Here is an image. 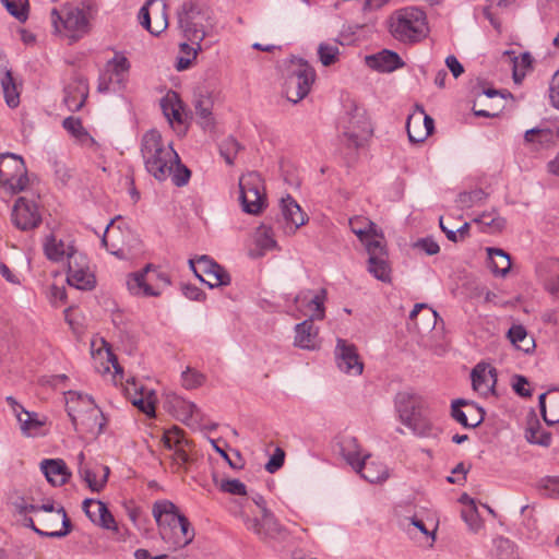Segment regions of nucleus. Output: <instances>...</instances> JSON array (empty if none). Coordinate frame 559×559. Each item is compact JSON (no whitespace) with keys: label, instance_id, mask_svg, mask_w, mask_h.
<instances>
[{"label":"nucleus","instance_id":"1","mask_svg":"<svg viewBox=\"0 0 559 559\" xmlns=\"http://www.w3.org/2000/svg\"><path fill=\"white\" fill-rule=\"evenodd\" d=\"M152 512L159 535L169 548H183L193 540L194 530L175 503L168 500L156 501Z\"/></svg>","mask_w":559,"mask_h":559},{"label":"nucleus","instance_id":"2","mask_svg":"<svg viewBox=\"0 0 559 559\" xmlns=\"http://www.w3.org/2000/svg\"><path fill=\"white\" fill-rule=\"evenodd\" d=\"M392 37L403 44H415L427 36L426 13L417 7H406L394 11L388 20Z\"/></svg>","mask_w":559,"mask_h":559},{"label":"nucleus","instance_id":"3","mask_svg":"<svg viewBox=\"0 0 559 559\" xmlns=\"http://www.w3.org/2000/svg\"><path fill=\"white\" fill-rule=\"evenodd\" d=\"M395 408L401 421L421 438L438 436V428L430 421L423 399L411 392H399L395 396Z\"/></svg>","mask_w":559,"mask_h":559},{"label":"nucleus","instance_id":"4","mask_svg":"<svg viewBox=\"0 0 559 559\" xmlns=\"http://www.w3.org/2000/svg\"><path fill=\"white\" fill-rule=\"evenodd\" d=\"M246 502H252L259 510L261 516H251L248 511L242 510L239 516L242 519L248 531L258 536L260 540H282L286 537L285 527L276 520L275 515L267 509L263 496L258 492L245 497Z\"/></svg>","mask_w":559,"mask_h":559},{"label":"nucleus","instance_id":"5","mask_svg":"<svg viewBox=\"0 0 559 559\" xmlns=\"http://www.w3.org/2000/svg\"><path fill=\"white\" fill-rule=\"evenodd\" d=\"M66 409L76 431H93L96 426L98 431L103 430L104 424L99 421L103 414L90 395L70 391Z\"/></svg>","mask_w":559,"mask_h":559},{"label":"nucleus","instance_id":"6","mask_svg":"<svg viewBox=\"0 0 559 559\" xmlns=\"http://www.w3.org/2000/svg\"><path fill=\"white\" fill-rule=\"evenodd\" d=\"M141 152L146 170L158 181L169 178L173 167L179 162L171 142H143Z\"/></svg>","mask_w":559,"mask_h":559},{"label":"nucleus","instance_id":"7","mask_svg":"<svg viewBox=\"0 0 559 559\" xmlns=\"http://www.w3.org/2000/svg\"><path fill=\"white\" fill-rule=\"evenodd\" d=\"M314 80V69L306 60L293 58L285 80L287 99L295 104L304 99L309 94Z\"/></svg>","mask_w":559,"mask_h":559},{"label":"nucleus","instance_id":"8","mask_svg":"<svg viewBox=\"0 0 559 559\" xmlns=\"http://www.w3.org/2000/svg\"><path fill=\"white\" fill-rule=\"evenodd\" d=\"M177 17L179 28L187 41L201 44L209 35L207 16L195 2H183Z\"/></svg>","mask_w":559,"mask_h":559},{"label":"nucleus","instance_id":"9","mask_svg":"<svg viewBox=\"0 0 559 559\" xmlns=\"http://www.w3.org/2000/svg\"><path fill=\"white\" fill-rule=\"evenodd\" d=\"M52 24L57 32L63 27L64 36L75 41L90 31V22L83 9L73 5H64L60 10L51 11Z\"/></svg>","mask_w":559,"mask_h":559},{"label":"nucleus","instance_id":"10","mask_svg":"<svg viewBox=\"0 0 559 559\" xmlns=\"http://www.w3.org/2000/svg\"><path fill=\"white\" fill-rule=\"evenodd\" d=\"M0 183L12 193L27 190L29 178L21 156L12 153L0 154Z\"/></svg>","mask_w":559,"mask_h":559},{"label":"nucleus","instance_id":"11","mask_svg":"<svg viewBox=\"0 0 559 559\" xmlns=\"http://www.w3.org/2000/svg\"><path fill=\"white\" fill-rule=\"evenodd\" d=\"M239 200L246 213L259 214L265 203L264 183L257 171H249L239 179Z\"/></svg>","mask_w":559,"mask_h":559},{"label":"nucleus","instance_id":"12","mask_svg":"<svg viewBox=\"0 0 559 559\" xmlns=\"http://www.w3.org/2000/svg\"><path fill=\"white\" fill-rule=\"evenodd\" d=\"M166 9V0H148L139 12L141 25L151 34L159 35L168 26Z\"/></svg>","mask_w":559,"mask_h":559},{"label":"nucleus","instance_id":"13","mask_svg":"<svg viewBox=\"0 0 559 559\" xmlns=\"http://www.w3.org/2000/svg\"><path fill=\"white\" fill-rule=\"evenodd\" d=\"M12 222L21 230H31L41 223L38 205L33 199L20 197L12 210Z\"/></svg>","mask_w":559,"mask_h":559},{"label":"nucleus","instance_id":"14","mask_svg":"<svg viewBox=\"0 0 559 559\" xmlns=\"http://www.w3.org/2000/svg\"><path fill=\"white\" fill-rule=\"evenodd\" d=\"M335 358L337 367L341 371L355 376L362 373L364 364L360 360L357 348L354 344L348 343L346 340L337 338Z\"/></svg>","mask_w":559,"mask_h":559},{"label":"nucleus","instance_id":"15","mask_svg":"<svg viewBox=\"0 0 559 559\" xmlns=\"http://www.w3.org/2000/svg\"><path fill=\"white\" fill-rule=\"evenodd\" d=\"M192 105L198 123L203 130H212L215 124L213 115V98L204 87H198L193 92Z\"/></svg>","mask_w":559,"mask_h":559},{"label":"nucleus","instance_id":"16","mask_svg":"<svg viewBox=\"0 0 559 559\" xmlns=\"http://www.w3.org/2000/svg\"><path fill=\"white\" fill-rule=\"evenodd\" d=\"M451 416L465 428H475L485 419V412L474 403L459 399L452 402Z\"/></svg>","mask_w":559,"mask_h":559},{"label":"nucleus","instance_id":"17","mask_svg":"<svg viewBox=\"0 0 559 559\" xmlns=\"http://www.w3.org/2000/svg\"><path fill=\"white\" fill-rule=\"evenodd\" d=\"M88 96V83L83 75H75L64 88V104L72 111L80 110Z\"/></svg>","mask_w":559,"mask_h":559},{"label":"nucleus","instance_id":"18","mask_svg":"<svg viewBox=\"0 0 559 559\" xmlns=\"http://www.w3.org/2000/svg\"><path fill=\"white\" fill-rule=\"evenodd\" d=\"M294 345L307 350H316L320 347L319 329L314 325L313 319L296 324Z\"/></svg>","mask_w":559,"mask_h":559},{"label":"nucleus","instance_id":"19","mask_svg":"<svg viewBox=\"0 0 559 559\" xmlns=\"http://www.w3.org/2000/svg\"><path fill=\"white\" fill-rule=\"evenodd\" d=\"M347 129L348 140H368L373 135L372 124L366 111L360 108H355L350 114Z\"/></svg>","mask_w":559,"mask_h":559},{"label":"nucleus","instance_id":"20","mask_svg":"<svg viewBox=\"0 0 559 559\" xmlns=\"http://www.w3.org/2000/svg\"><path fill=\"white\" fill-rule=\"evenodd\" d=\"M367 64L379 72L390 73L404 67V61L395 51L383 49L366 57Z\"/></svg>","mask_w":559,"mask_h":559},{"label":"nucleus","instance_id":"21","mask_svg":"<svg viewBox=\"0 0 559 559\" xmlns=\"http://www.w3.org/2000/svg\"><path fill=\"white\" fill-rule=\"evenodd\" d=\"M40 469L52 486L64 485L71 476L66 462L61 459L43 460Z\"/></svg>","mask_w":559,"mask_h":559},{"label":"nucleus","instance_id":"22","mask_svg":"<svg viewBox=\"0 0 559 559\" xmlns=\"http://www.w3.org/2000/svg\"><path fill=\"white\" fill-rule=\"evenodd\" d=\"M540 414L544 421L551 426L559 423V391L549 390L538 397Z\"/></svg>","mask_w":559,"mask_h":559},{"label":"nucleus","instance_id":"23","mask_svg":"<svg viewBox=\"0 0 559 559\" xmlns=\"http://www.w3.org/2000/svg\"><path fill=\"white\" fill-rule=\"evenodd\" d=\"M78 472L92 491L99 492L108 480L110 469L107 465L96 464L93 468H78Z\"/></svg>","mask_w":559,"mask_h":559},{"label":"nucleus","instance_id":"24","mask_svg":"<svg viewBox=\"0 0 559 559\" xmlns=\"http://www.w3.org/2000/svg\"><path fill=\"white\" fill-rule=\"evenodd\" d=\"M365 455L362 461L354 468L367 481L374 484L388 478V468L384 464L376 461H368Z\"/></svg>","mask_w":559,"mask_h":559},{"label":"nucleus","instance_id":"25","mask_svg":"<svg viewBox=\"0 0 559 559\" xmlns=\"http://www.w3.org/2000/svg\"><path fill=\"white\" fill-rule=\"evenodd\" d=\"M281 212L284 219L290 225L292 230H296L305 224L304 212L290 195L281 200Z\"/></svg>","mask_w":559,"mask_h":559},{"label":"nucleus","instance_id":"26","mask_svg":"<svg viewBox=\"0 0 559 559\" xmlns=\"http://www.w3.org/2000/svg\"><path fill=\"white\" fill-rule=\"evenodd\" d=\"M153 269L152 264H147L142 272L133 273L127 282L129 290L133 295L159 296V292L154 289L146 283L145 275Z\"/></svg>","mask_w":559,"mask_h":559},{"label":"nucleus","instance_id":"27","mask_svg":"<svg viewBox=\"0 0 559 559\" xmlns=\"http://www.w3.org/2000/svg\"><path fill=\"white\" fill-rule=\"evenodd\" d=\"M58 512L62 514V528L60 531H44L36 526L34 519L31 516H25L23 520V525L33 530L37 535L50 537V538H62L67 536L72 528V524L70 519L67 515V512L63 507H59Z\"/></svg>","mask_w":559,"mask_h":559},{"label":"nucleus","instance_id":"28","mask_svg":"<svg viewBox=\"0 0 559 559\" xmlns=\"http://www.w3.org/2000/svg\"><path fill=\"white\" fill-rule=\"evenodd\" d=\"M340 450L344 460L355 468L361 461L360 445L353 436H344L340 441Z\"/></svg>","mask_w":559,"mask_h":559},{"label":"nucleus","instance_id":"29","mask_svg":"<svg viewBox=\"0 0 559 559\" xmlns=\"http://www.w3.org/2000/svg\"><path fill=\"white\" fill-rule=\"evenodd\" d=\"M490 269L496 275H507L511 269L510 255L500 248H487Z\"/></svg>","mask_w":559,"mask_h":559},{"label":"nucleus","instance_id":"30","mask_svg":"<svg viewBox=\"0 0 559 559\" xmlns=\"http://www.w3.org/2000/svg\"><path fill=\"white\" fill-rule=\"evenodd\" d=\"M310 290L302 292L296 296L295 301L306 302L307 306L312 310V314L309 319L313 320H322L324 318V299H325V289H322L320 294H317L309 298Z\"/></svg>","mask_w":559,"mask_h":559},{"label":"nucleus","instance_id":"31","mask_svg":"<svg viewBox=\"0 0 559 559\" xmlns=\"http://www.w3.org/2000/svg\"><path fill=\"white\" fill-rule=\"evenodd\" d=\"M164 115L166 116L169 124L176 130L178 135H183L186 124L183 120L182 106L178 100L177 104L162 103Z\"/></svg>","mask_w":559,"mask_h":559},{"label":"nucleus","instance_id":"32","mask_svg":"<svg viewBox=\"0 0 559 559\" xmlns=\"http://www.w3.org/2000/svg\"><path fill=\"white\" fill-rule=\"evenodd\" d=\"M67 282L70 286L81 290H91L96 284L95 276L88 266L79 271H73V274L67 276Z\"/></svg>","mask_w":559,"mask_h":559},{"label":"nucleus","instance_id":"33","mask_svg":"<svg viewBox=\"0 0 559 559\" xmlns=\"http://www.w3.org/2000/svg\"><path fill=\"white\" fill-rule=\"evenodd\" d=\"M5 103L9 107L15 108L20 103V93L11 71H5L0 78Z\"/></svg>","mask_w":559,"mask_h":559},{"label":"nucleus","instance_id":"34","mask_svg":"<svg viewBox=\"0 0 559 559\" xmlns=\"http://www.w3.org/2000/svg\"><path fill=\"white\" fill-rule=\"evenodd\" d=\"M508 337L516 348L525 353H530V350L535 346L534 340L528 337L523 325H512L508 331Z\"/></svg>","mask_w":559,"mask_h":559},{"label":"nucleus","instance_id":"35","mask_svg":"<svg viewBox=\"0 0 559 559\" xmlns=\"http://www.w3.org/2000/svg\"><path fill=\"white\" fill-rule=\"evenodd\" d=\"M525 438L530 443L548 447L551 442V433L542 430L540 423L534 418L528 423L525 430Z\"/></svg>","mask_w":559,"mask_h":559},{"label":"nucleus","instance_id":"36","mask_svg":"<svg viewBox=\"0 0 559 559\" xmlns=\"http://www.w3.org/2000/svg\"><path fill=\"white\" fill-rule=\"evenodd\" d=\"M69 247L72 246L66 245L62 240H58L53 235H50L46 238L44 243V251L49 260L59 262L62 261L64 257H67Z\"/></svg>","mask_w":559,"mask_h":559},{"label":"nucleus","instance_id":"37","mask_svg":"<svg viewBox=\"0 0 559 559\" xmlns=\"http://www.w3.org/2000/svg\"><path fill=\"white\" fill-rule=\"evenodd\" d=\"M495 555L497 559H521L516 545L506 537H498L493 540Z\"/></svg>","mask_w":559,"mask_h":559},{"label":"nucleus","instance_id":"38","mask_svg":"<svg viewBox=\"0 0 559 559\" xmlns=\"http://www.w3.org/2000/svg\"><path fill=\"white\" fill-rule=\"evenodd\" d=\"M163 443L166 449L173 451L176 448L179 447H192L193 442L191 440H188L183 436V431L178 428L174 427L167 431H165L163 436Z\"/></svg>","mask_w":559,"mask_h":559},{"label":"nucleus","instance_id":"39","mask_svg":"<svg viewBox=\"0 0 559 559\" xmlns=\"http://www.w3.org/2000/svg\"><path fill=\"white\" fill-rule=\"evenodd\" d=\"M368 271L379 281H390V266L386 257H371L368 259Z\"/></svg>","mask_w":559,"mask_h":559},{"label":"nucleus","instance_id":"40","mask_svg":"<svg viewBox=\"0 0 559 559\" xmlns=\"http://www.w3.org/2000/svg\"><path fill=\"white\" fill-rule=\"evenodd\" d=\"M16 418L21 425L22 431L27 436L36 433L44 425L36 413H31L25 409H22Z\"/></svg>","mask_w":559,"mask_h":559},{"label":"nucleus","instance_id":"41","mask_svg":"<svg viewBox=\"0 0 559 559\" xmlns=\"http://www.w3.org/2000/svg\"><path fill=\"white\" fill-rule=\"evenodd\" d=\"M132 384L134 386V390L138 391V386L132 380ZM141 397L134 399L132 401L133 405L136 406L141 412L146 414L147 416H154L155 415V403L153 400V392L145 391L143 386L139 388Z\"/></svg>","mask_w":559,"mask_h":559},{"label":"nucleus","instance_id":"42","mask_svg":"<svg viewBox=\"0 0 559 559\" xmlns=\"http://www.w3.org/2000/svg\"><path fill=\"white\" fill-rule=\"evenodd\" d=\"M189 265L193 271L194 275L203 283L205 280L202 277L201 273L210 274L214 267H216L217 263L211 259L209 255H200L195 259L189 260Z\"/></svg>","mask_w":559,"mask_h":559},{"label":"nucleus","instance_id":"43","mask_svg":"<svg viewBox=\"0 0 559 559\" xmlns=\"http://www.w3.org/2000/svg\"><path fill=\"white\" fill-rule=\"evenodd\" d=\"M7 11L19 22H25L28 17V0H0Z\"/></svg>","mask_w":559,"mask_h":559},{"label":"nucleus","instance_id":"44","mask_svg":"<svg viewBox=\"0 0 559 559\" xmlns=\"http://www.w3.org/2000/svg\"><path fill=\"white\" fill-rule=\"evenodd\" d=\"M471 378H472L473 389L480 393H487L495 383V380L492 381L491 384L489 383L490 378L486 374V371L484 368L480 369L479 365H477L473 369Z\"/></svg>","mask_w":559,"mask_h":559},{"label":"nucleus","instance_id":"45","mask_svg":"<svg viewBox=\"0 0 559 559\" xmlns=\"http://www.w3.org/2000/svg\"><path fill=\"white\" fill-rule=\"evenodd\" d=\"M68 258V272L67 276L73 274V271H79L88 266L87 258L79 253L74 247H69L67 251Z\"/></svg>","mask_w":559,"mask_h":559},{"label":"nucleus","instance_id":"46","mask_svg":"<svg viewBox=\"0 0 559 559\" xmlns=\"http://www.w3.org/2000/svg\"><path fill=\"white\" fill-rule=\"evenodd\" d=\"M108 72L116 78L117 82H120L124 74L129 71L130 63L128 59L123 56H116L110 60L107 64Z\"/></svg>","mask_w":559,"mask_h":559},{"label":"nucleus","instance_id":"47","mask_svg":"<svg viewBox=\"0 0 559 559\" xmlns=\"http://www.w3.org/2000/svg\"><path fill=\"white\" fill-rule=\"evenodd\" d=\"M216 484L223 492L240 496L242 497L241 500L248 495L246 485L239 479H222Z\"/></svg>","mask_w":559,"mask_h":559},{"label":"nucleus","instance_id":"48","mask_svg":"<svg viewBox=\"0 0 559 559\" xmlns=\"http://www.w3.org/2000/svg\"><path fill=\"white\" fill-rule=\"evenodd\" d=\"M532 135L538 136L539 140H554L559 136V130L556 126L542 123L538 127L525 131V140H530Z\"/></svg>","mask_w":559,"mask_h":559},{"label":"nucleus","instance_id":"49","mask_svg":"<svg viewBox=\"0 0 559 559\" xmlns=\"http://www.w3.org/2000/svg\"><path fill=\"white\" fill-rule=\"evenodd\" d=\"M486 198H487V193L483 189H475L469 192L460 193L456 202L462 207H472L473 205L484 201Z\"/></svg>","mask_w":559,"mask_h":559},{"label":"nucleus","instance_id":"50","mask_svg":"<svg viewBox=\"0 0 559 559\" xmlns=\"http://www.w3.org/2000/svg\"><path fill=\"white\" fill-rule=\"evenodd\" d=\"M414 120H415L414 116H409L407 119L406 131H407L408 140H426L428 136L432 135L433 130H435V121L430 116L424 115L423 122H424L425 133L423 135H420L419 138H416L412 131V124H413Z\"/></svg>","mask_w":559,"mask_h":559},{"label":"nucleus","instance_id":"51","mask_svg":"<svg viewBox=\"0 0 559 559\" xmlns=\"http://www.w3.org/2000/svg\"><path fill=\"white\" fill-rule=\"evenodd\" d=\"M340 49L336 45L320 44L318 55L321 63L325 67L333 64L337 60Z\"/></svg>","mask_w":559,"mask_h":559},{"label":"nucleus","instance_id":"52","mask_svg":"<svg viewBox=\"0 0 559 559\" xmlns=\"http://www.w3.org/2000/svg\"><path fill=\"white\" fill-rule=\"evenodd\" d=\"M191 177V171L187 166L181 164V162H177L175 167H173V173L170 175L171 181L176 187H183L189 182Z\"/></svg>","mask_w":559,"mask_h":559},{"label":"nucleus","instance_id":"53","mask_svg":"<svg viewBox=\"0 0 559 559\" xmlns=\"http://www.w3.org/2000/svg\"><path fill=\"white\" fill-rule=\"evenodd\" d=\"M257 243L264 250H271L276 247V241L274 239L273 230L271 227L262 225L258 229Z\"/></svg>","mask_w":559,"mask_h":559},{"label":"nucleus","instance_id":"54","mask_svg":"<svg viewBox=\"0 0 559 559\" xmlns=\"http://www.w3.org/2000/svg\"><path fill=\"white\" fill-rule=\"evenodd\" d=\"M95 509H98V518L95 524L100 525L107 530H117L115 519L105 503H95Z\"/></svg>","mask_w":559,"mask_h":559},{"label":"nucleus","instance_id":"55","mask_svg":"<svg viewBox=\"0 0 559 559\" xmlns=\"http://www.w3.org/2000/svg\"><path fill=\"white\" fill-rule=\"evenodd\" d=\"M192 450H193V445L192 447H179V448H176L175 450H173L174 453L171 454V459L174 461V464L177 465L178 467H183V466L188 465L189 463H191L193 461Z\"/></svg>","mask_w":559,"mask_h":559},{"label":"nucleus","instance_id":"56","mask_svg":"<svg viewBox=\"0 0 559 559\" xmlns=\"http://www.w3.org/2000/svg\"><path fill=\"white\" fill-rule=\"evenodd\" d=\"M209 275L213 276L215 280L214 283L205 281V284H207L210 288H214L217 286H226L229 285L231 282L229 273L225 270V267H223L218 263L216 267H214V270L210 272Z\"/></svg>","mask_w":559,"mask_h":559},{"label":"nucleus","instance_id":"57","mask_svg":"<svg viewBox=\"0 0 559 559\" xmlns=\"http://www.w3.org/2000/svg\"><path fill=\"white\" fill-rule=\"evenodd\" d=\"M239 142H221L219 154L225 159L226 164L233 165L237 153L241 150Z\"/></svg>","mask_w":559,"mask_h":559},{"label":"nucleus","instance_id":"58","mask_svg":"<svg viewBox=\"0 0 559 559\" xmlns=\"http://www.w3.org/2000/svg\"><path fill=\"white\" fill-rule=\"evenodd\" d=\"M170 403H173L174 407H178L185 417H193L200 413L194 403L188 402L177 395L171 397Z\"/></svg>","mask_w":559,"mask_h":559},{"label":"nucleus","instance_id":"59","mask_svg":"<svg viewBox=\"0 0 559 559\" xmlns=\"http://www.w3.org/2000/svg\"><path fill=\"white\" fill-rule=\"evenodd\" d=\"M462 518L465 523L468 525L469 530L473 532H478L481 527V521L478 515L477 509L475 506H472L462 511Z\"/></svg>","mask_w":559,"mask_h":559},{"label":"nucleus","instance_id":"60","mask_svg":"<svg viewBox=\"0 0 559 559\" xmlns=\"http://www.w3.org/2000/svg\"><path fill=\"white\" fill-rule=\"evenodd\" d=\"M539 487L551 498H559V476H546L540 479Z\"/></svg>","mask_w":559,"mask_h":559},{"label":"nucleus","instance_id":"61","mask_svg":"<svg viewBox=\"0 0 559 559\" xmlns=\"http://www.w3.org/2000/svg\"><path fill=\"white\" fill-rule=\"evenodd\" d=\"M203 381H204L203 374H201L194 370L187 369L186 371L182 372L183 386L187 389L198 388L199 385H201L203 383Z\"/></svg>","mask_w":559,"mask_h":559},{"label":"nucleus","instance_id":"62","mask_svg":"<svg viewBox=\"0 0 559 559\" xmlns=\"http://www.w3.org/2000/svg\"><path fill=\"white\" fill-rule=\"evenodd\" d=\"M475 222L480 223L492 230H501L504 225L506 221L499 216L493 217L491 214H481L478 218L475 219Z\"/></svg>","mask_w":559,"mask_h":559},{"label":"nucleus","instance_id":"63","mask_svg":"<svg viewBox=\"0 0 559 559\" xmlns=\"http://www.w3.org/2000/svg\"><path fill=\"white\" fill-rule=\"evenodd\" d=\"M62 124H63V128L73 138L79 139L84 134L82 122L79 118L68 117L63 120Z\"/></svg>","mask_w":559,"mask_h":559},{"label":"nucleus","instance_id":"64","mask_svg":"<svg viewBox=\"0 0 559 559\" xmlns=\"http://www.w3.org/2000/svg\"><path fill=\"white\" fill-rule=\"evenodd\" d=\"M285 453L281 448H276L269 462L265 464V469L273 474L278 471L284 464Z\"/></svg>","mask_w":559,"mask_h":559}]
</instances>
